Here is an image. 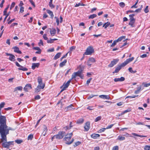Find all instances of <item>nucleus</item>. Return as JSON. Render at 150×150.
<instances>
[{
    "instance_id": "obj_1",
    "label": "nucleus",
    "mask_w": 150,
    "mask_h": 150,
    "mask_svg": "<svg viewBox=\"0 0 150 150\" xmlns=\"http://www.w3.org/2000/svg\"><path fill=\"white\" fill-rule=\"evenodd\" d=\"M14 130L13 128L7 126L6 117L2 116L0 117V133L1 137L0 143L3 142H6V135L9 134V131Z\"/></svg>"
},
{
    "instance_id": "obj_2",
    "label": "nucleus",
    "mask_w": 150,
    "mask_h": 150,
    "mask_svg": "<svg viewBox=\"0 0 150 150\" xmlns=\"http://www.w3.org/2000/svg\"><path fill=\"white\" fill-rule=\"evenodd\" d=\"M38 85L35 89V92H38L40 91L41 89H43L45 87V84L42 82V78L40 76L38 78Z\"/></svg>"
},
{
    "instance_id": "obj_3",
    "label": "nucleus",
    "mask_w": 150,
    "mask_h": 150,
    "mask_svg": "<svg viewBox=\"0 0 150 150\" xmlns=\"http://www.w3.org/2000/svg\"><path fill=\"white\" fill-rule=\"evenodd\" d=\"M72 135V133H70L67 134L65 135L64 138V140L66 141V143L67 144H70L74 141L73 139H71V136Z\"/></svg>"
},
{
    "instance_id": "obj_4",
    "label": "nucleus",
    "mask_w": 150,
    "mask_h": 150,
    "mask_svg": "<svg viewBox=\"0 0 150 150\" xmlns=\"http://www.w3.org/2000/svg\"><path fill=\"white\" fill-rule=\"evenodd\" d=\"M94 52V50L92 46L88 47L86 50L85 52L84 53V55H91Z\"/></svg>"
},
{
    "instance_id": "obj_5",
    "label": "nucleus",
    "mask_w": 150,
    "mask_h": 150,
    "mask_svg": "<svg viewBox=\"0 0 150 150\" xmlns=\"http://www.w3.org/2000/svg\"><path fill=\"white\" fill-rule=\"evenodd\" d=\"M134 15L133 14L129 15V17L130 18V21L129 24L132 27H134L135 26L134 25L135 21V20L134 18Z\"/></svg>"
},
{
    "instance_id": "obj_6",
    "label": "nucleus",
    "mask_w": 150,
    "mask_h": 150,
    "mask_svg": "<svg viewBox=\"0 0 150 150\" xmlns=\"http://www.w3.org/2000/svg\"><path fill=\"white\" fill-rule=\"evenodd\" d=\"M71 79H70L66 83H64L63 85L61 87V88H62L61 92L65 90L66 88H67L69 86L70 83L71 82Z\"/></svg>"
},
{
    "instance_id": "obj_7",
    "label": "nucleus",
    "mask_w": 150,
    "mask_h": 150,
    "mask_svg": "<svg viewBox=\"0 0 150 150\" xmlns=\"http://www.w3.org/2000/svg\"><path fill=\"white\" fill-rule=\"evenodd\" d=\"M65 134V132H59L58 134L56 135V138L59 139L63 138Z\"/></svg>"
},
{
    "instance_id": "obj_8",
    "label": "nucleus",
    "mask_w": 150,
    "mask_h": 150,
    "mask_svg": "<svg viewBox=\"0 0 150 150\" xmlns=\"http://www.w3.org/2000/svg\"><path fill=\"white\" fill-rule=\"evenodd\" d=\"M96 62V59L93 57H91L89 58L87 61V64L89 67H91V64Z\"/></svg>"
},
{
    "instance_id": "obj_9",
    "label": "nucleus",
    "mask_w": 150,
    "mask_h": 150,
    "mask_svg": "<svg viewBox=\"0 0 150 150\" xmlns=\"http://www.w3.org/2000/svg\"><path fill=\"white\" fill-rule=\"evenodd\" d=\"M134 59V57H133L127 59L125 61L122 63V65L123 66H125L128 63L132 61Z\"/></svg>"
},
{
    "instance_id": "obj_10",
    "label": "nucleus",
    "mask_w": 150,
    "mask_h": 150,
    "mask_svg": "<svg viewBox=\"0 0 150 150\" xmlns=\"http://www.w3.org/2000/svg\"><path fill=\"white\" fill-rule=\"evenodd\" d=\"M13 142H4L2 144V146L4 148H8L10 145L13 144Z\"/></svg>"
},
{
    "instance_id": "obj_11",
    "label": "nucleus",
    "mask_w": 150,
    "mask_h": 150,
    "mask_svg": "<svg viewBox=\"0 0 150 150\" xmlns=\"http://www.w3.org/2000/svg\"><path fill=\"white\" fill-rule=\"evenodd\" d=\"M82 74L81 71H78L74 72L72 75L71 78V79L75 78L77 76H81V74Z\"/></svg>"
},
{
    "instance_id": "obj_12",
    "label": "nucleus",
    "mask_w": 150,
    "mask_h": 150,
    "mask_svg": "<svg viewBox=\"0 0 150 150\" xmlns=\"http://www.w3.org/2000/svg\"><path fill=\"white\" fill-rule=\"evenodd\" d=\"M32 88L31 85L30 83L26 84L23 88L24 90L26 92H28L30 89Z\"/></svg>"
},
{
    "instance_id": "obj_13",
    "label": "nucleus",
    "mask_w": 150,
    "mask_h": 150,
    "mask_svg": "<svg viewBox=\"0 0 150 150\" xmlns=\"http://www.w3.org/2000/svg\"><path fill=\"white\" fill-rule=\"evenodd\" d=\"M6 54L7 56H9V59L10 61H13V62L15 61V57L14 55H13L12 54L8 53H6Z\"/></svg>"
},
{
    "instance_id": "obj_14",
    "label": "nucleus",
    "mask_w": 150,
    "mask_h": 150,
    "mask_svg": "<svg viewBox=\"0 0 150 150\" xmlns=\"http://www.w3.org/2000/svg\"><path fill=\"white\" fill-rule=\"evenodd\" d=\"M90 123L89 122H87L85 124L84 126L85 131H88L90 129Z\"/></svg>"
},
{
    "instance_id": "obj_15",
    "label": "nucleus",
    "mask_w": 150,
    "mask_h": 150,
    "mask_svg": "<svg viewBox=\"0 0 150 150\" xmlns=\"http://www.w3.org/2000/svg\"><path fill=\"white\" fill-rule=\"evenodd\" d=\"M119 59H115L112 61L110 64L108 65V67H113L115 65L118 61Z\"/></svg>"
},
{
    "instance_id": "obj_16",
    "label": "nucleus",
    "mask_w": 150,
    "mask_h": 150,
    "mask_svg": "<svg viewBox=\"0 0 150 150\" xmlns=\"http://www.w3.org/2000/svg\"><path fill=\"white\" fill-rule=\"evenodd\" d=\"M124 67L125 66H123L122 63L120 65L118 66L116 68L114 71L113 72V73H115L118 72L122 67Z\"/></svg>"
},
{
    "instance_id": "obj_17",
    "label": "nucleus",
    "mask_w": 150,
    "mask_h": 150,
    "mask_svg": "<svg viewBox=\"0 0 150 150\" xmlns=\"http://www.w3.org/2000/svg\"><path fill=\"white\" fill-rule=\"evenodd\" d=\"M125 80V78L123 77H121L120 78H115L114 79V81H122Z\"/></svg>"
},
{
    "instance_id": "obj_18",
    "label": "nucleus",
    "mask_w": 150,
    "mask_h": 150,
    "mask_svg": "<svg viewBox=\"0 0 150 150\" xmlns=\"http://www.w3.org/2000/svg\"><path fill=\"white\" fill-rule=\"evenodd\" d=\"M13 49L14 50V51L15 52L20 54L22 53L19 50V48L18 47L15 46L13 48Z\"/></svg>"
},
{
    "instance_id": "obj_19",
    "label": "nucleus",
    "mask_w": 150,
    "mask_h": 150,
    "mask_svg": "<svg viewBox=\"0 0 150 150\" xmlns=\"http://www.w3.org/2000/svg\"><path fill=\"white\" fill-rule=\"evenodd\" d=\"M33 49L38 51L35 52L36 54H40L41 53V50L38 47H34L33 48Z\"/></svg>"
},
{
    "instance_id": "obj_20",
    "label": "nucleus",
    "mask_w": 150,
    "mask_h": 150,
    "mask_svg": "<svg viewBox=\"0 0 150 150\" xmlns=\"http://www.w3.org/2000/svg\"><path fill=\"white\" fill-rule=\"evenodd\" d=\"M99 97L103 99L109 100L110 99V97L108 95H100L99 96Z\"/></svg>"
},
{
    "instance_id": "obj_21",
    "label": "nucleus",
    "mask_w": 150,
    "mask_h": 150,
    "mask_svg": "<svg viewBox=\"0 0 150 150\" xmlns=\"http://www.w3.org/2000/svg\"><path fill=\"white\" fill-rule=\"evenodd\" d=\"M40 65V63H33L32 64V68L33 69H34L36 67L38 68Z\"/></svg>"
},
{
    "instance_id": "obj_22",
    "label": "nucleus",
    "mask_w": 150,
    "mask_h": 150,
    "mask_svg": "<svg viewBox=\"0 0 150 150\" xmlns=\"http://www.w3.org/2000/svg\"><path fill=\"white\" fill-rule=\"evenodd\" d=\"M100 135L98 134H93L91 135V137L93 139H96L97 138L99 137Z\"/></svg>"
},
{
    "instance_id": "obj_23",
    "label": "nucleus",
    "mask_w": 150,
    "mask_h": 150,
    "mask_svg": "<svg viewBox=\"0 0 150 150\" xmlns=\"http://www.w3.org/2000/svg\"><path fill=\"white\" fill-rule=\"evenodd\" d=\"M50 32L52 36H54L56 33V30L54 28H53L52 30H50Z\"/></svg>"
},
{
    "instance_id": "obj_24",
    "label": "nucleus",
    "mask_w": 150,
    "mask_h": 150,
    "mask_svg": "<svg viewBox=\"0 0 150 150\" xmlns=\"http://www.w3.org/2000/svg\"><path fill=\"white\" fill-rule=\"evenodd\" d=\"M18 70L23 71H27L28 70V69L27 68L21 65L19 68H18Z\"/></svg>"
},
{
    "instance_id": "obj_25",
    "label": "nucleus",
    "mask_w": 150,
    "mask_h": 150,
    "mask_svg": "<svg viewBox=\"0 0 150 150\" xmlns=\"http://www.w3.org/2000/svg\"><path fill=\"white\" fill-rule=\"evenodd\" d=\"M84 122V119L83 118H81L78 120L76 121V123L78 124H81Z\"/></svg>"
},
{
    "instance_id": "obj_26",
    "label": "nucleus",
    "mask_w": 150,
    "mask_h": 150,
    "mask_svg": "<svg viewBox=\"0 0 150 150\" xmlns=\"http://www.w3.org/2000/svg\"><path fill=\"white\" fill-rule=\"evenodd\" d=\"M142 90L141 86H140L137 88V90L134 91V93L137 94Z\"/></svg>"
},
{
    "instance_id": "obj_27",
    "label": "nucleus",
    "mask_w": 150,
    "mask_h": 150,
    "mask_svg": "<svg viewBox=\"0 0 150 150\" xmlns=\"http://www.w3.org/2000/svg\"><path fill=\"white\" fill-rule=\"evenodd\" d=\"M61 54V53L60 52H59L57 53L54 57V59L55 60H56L58 58H59Z\"/></svg>"
},
{
    "instance_id": "obj_28",
    "label": "nucleus",
    "mask_w": 150,
    "mask_h": 150,
    "mask_svg": "<svg viewBox=\"0 0 150 150\" xmlns=\"http://www.w3.org/2000/svg\"><path fill=\"white\" fill-rule=\"evenodd\" d=\"M23 89V87L21 86H18L16 87L14 90V92H16L17 90H20L21 91Z\"/></svg>"
},
{
    "instance_id": "obj_29",
    "label": "nucleus",
    "mask_w": 150,
    "mask_h": 150,
    "mask_svg": "<svg viewBox=\"0 0 150 150\" xmlns=\"http://www.w3.org/2000/svg\"><path fill=\"white\" fill-rule=\"evenodd\" d=\"M125 36H122L118 38L117 40H115L117 42L121 41L122 39H125Z\"/></svg>"
},
{
    "instance_id": "obj_30",
    "label": "nucleus",
    "mask_w": 150,
    "mask_h": 150,
    "mask_svg": "<svg viewBox=\"0 0 150 150\" xmlns=\"http://www.w3.org/2000/svg\"><path fill=\"white\" fill-rule=\"evenodd\" d=\"M67 62V60L66 59L64 60L63 61L61 62L59 64V66L60 67H62L64 66Z\"/></svg>"
},
{
    "instance_id": "obj_31",
    "label": "nucleus",
    "mask_w": 150,
    "mask_h": 150,
    "mask_svg": "<svg viewBox=\"0 0 150 150\" xmlns=\"http://www.w3.org/2000/svg\"><path fill=\"white\" fill-rule=\"evenodd\" d=\"M47 12L51 16V17L53 18L54 16V15L53 12L50 10H47Z\"/></svg>"
},
{
    "instance_id": "obj_32",
    "label": "nucleus",
    "mask_w": 150,
    "mask_h": 150,
    "mask_svg": "<svg viewBox=\"0 0 150 150\" xmlns=\"http://www.w3.org/2000/svg\"><path fill=\"white\" fill-rule=\"evenodd\" d=\"M110 22H108L107 23H105L103 25V27H104L105 28H106L108 26L110 25Z\"/></svg>"
},
{
    "instance_id": "obj_33",
    "label": "nucleus",
    "mask_w": 150,
    "mask_h": 150,
    "mask_svg": "<svg viewBox=\"0 0 150 150\" xmlns=\"http://www.w3.org/2000/svg\"><path fill=\"white\" fill-rule=\"evenodd\" d=\"M128 70L129 72L132 74H134L137 72V71H133L132 67H129L128 69Z\"/></svg>"
},
{
    "instance_id": "obj_34",
    "label": "nucleus",
    "mask_w": 150,
    "mask_h": 150,
    "mask_svg": "<svg viewBox=\"0 0 150 150\" xmlns=\"http://www.w3.org/2000/svg\"><path fill=\"white\" fill-rule=\"evenodd\" d=\"M117 139L120 141H122L125 139V138L123 136H120L118 137Z\"/></svg>"
},
{
    "instance_id": "obj_35",
    "label": "nucleus",
    "mask_w": 150,
    "mask_h": 150,
    "mask_svg": "<svg viewBox=\"0 0 150 150\" xmlns=\"http://www.w3.org/2000/svg\"><path fill=\"white\" fill-rule=\"evenodd\" d=\"M102 119V117L101 116L97 117L95 120V122H97L99 121L100 120Z\"/></svg>"
},
{
    "instance_id": "obj_36",
    "label": "nucleus",
    "mask_w": 150,
    "mask_h": 150,
    "mask_svg": "<svg viewBox=\"0 0 150 150\" xmlns=\"http://www.w3.org/2000/svg\"><path fill=\"white\" fill-rule=\"evenodd\" d=\"M72 106H73L71 104L69 106H67V107H66L65 108V109H67V111L71 110V109L72 108H71Z\"/></svg>"
},
{
    "instance_id": "obj_37",
    "label": "nucleus",
    "mask_w": 150,
    "mask_h": 150,
    "mask_svg": "<svg viewBox=\"0 0 150 150\" xmlns=\"http://www.w3.org/2000/svg\"><path fill=\"white\" fill-rule=\"evenodd\" d=\"M38 45L39 46H44V43H43L42 40H40L39 42L38 43Z\"/></svg>"
},
{
    "instance_id": "obj_38",
    "label": "nucleus",
    "mask_w": 150,
    "mask_h": 150,
    "mask_svg": "<svg viewBox=\"0 0 150 150\" xmlns=\"http://www.w3.org/2000/svg\"><path fill=\"white\" fill-rule=\"evenodd\" d=\"M33 135L32 134H30L28 136V140H31L33 139Z\"/></svg>"
},
{
    "instance_id": "obj_39",
    "label": "nucleus",
    "mask_w": 150,
    "mask_h": 150,
    "mask_svg": "<svg viewBox=\"0 0 150 150\" xmlns=\"http://www.w3.org/2000/svg\"><path fill=\"white\" fill-rule=\"evenodd\" d=\"M144 150H150V146L146 145L144 148Z\"/></svg>"
},
{
    "instance_id": "obj_40",
    "label": "nucleus",
    "mask_w": 150,
    "mask_h": 150,
    "mask_svg": "<svg viewBox=\"0 0 150 150\" xmlns=\"http://www.w3.org/2000/svg\"><path fill=\"white\" fill-rule=\"evenodd\" d=\"M97 15L96 14H93L92 15H91L89 16V18H93L96 17Z\"/></svg>"
},
{
    "instance_id": "obj_41",
    "label": "nucleus",
    "mask_w": 150,
    "mask_h": 150,
    "mask_svg": "<svg viewBox=\"0 0 150 150\" xmlns=\"http://www.w3.org/2000/svg\"><path fill=\"white\" fill-rule=\"evenodd\" d=\"M138 1H139V0H137V1L136 2L135 4L131 6V8H137V6H136V5L138 3Z\"/></svg>"
},
{
    "instance_id": "obj_42",
    "label": "nucleus",
    "mask_w": 150,
    "mask_h": 150,
    "mask_svg": "<svg viewBox=\"0 0 150 150\" xmlns=\"http://www.w3.org/2000/svg\"><path fill=\"white\" fill-rule=\"evenodd\" d=\"M5 104V103L4 102L1 103L0 104V110H1V109L4 107Z\"/></svg>"
},
{
    "instance_id": "obj_43",
    "label": "nucleus",
    "mask_w": 150,
    "mask_h": 150,
    "mask_svg": "<svg viewBox=\"0 0 150 150\" xmlns=\"http://www.w3.org/2000/svg\"><path fill=\"white\" fill-rule=\"evenodd\" d=\"M71 124H72V122H70V124H69V125H70V128H69V127H68V126H66V127H64V129H66V130H67V129H70L71 127H72V126L71 125Z\"/></svg>"
},
{
    "instance_id": "obj_44",
    "label": "nucleus",
    "mask_w": 150,
    "mask_h": 150,
    "mask_svg": "<svg viewBox=\"0 0 150 150\" xmlns=\"http://www.w3.org/2000/svg\"><path fill=\"white\" fill-rule=\"evenodd\" d=\"M81 144V142L79 141L76 142L74 145V147H76L77 146L80 145Z\"/></svg>"
},
{
    "instance_id": "obj_45",
    "label": "nucleus",
    "mask_w": 150,
    "mask_h": 150,
    "mask_svg": "<svg viewBox=\"0 0 150 150\" xmlns=\"http://www.w3.org/2000/svg\"><path fill=\"white\" fill-rule=\"evenodd\" d=\"M106 129V128H101L99 130L98 132V133H101L102 132H104Z\"/></svg>"
},
{
    "instance_id": "obj_46",
    "label": "nucleus",
    "mask_w": 150,
    "mask_h": 150,
    "mask_svg": "<svg viewBox=\"0 0 150 150\" xmlns=\"http://www.w3.org/2000/svg\"><path fill=\"white\" fill-rule=\"evenodd\" d=\"M98 96V95H97L91 94V95H90L88 97L87 99H89L90 98H91L94 96Z\"/></svg>"
},
{
    "instance_id": "obj_47",
    "label": "nucleus",
    "mask_w": 150,
    "mask_h": 150,
    "mask_svg": "<svg viewBox=\"0 0 150 150\" xmlns=\"http://www.w3.org/2000/svg\"><path fill=\"white\" fill-rule=\"evenodd\" d=\"M120 6L122 8H123L125 6V4L124 2H121L119 3Z\"/></svg>"
},
{
    "instance_id": "obj_48",
    "label": "nucleus",
    "mask_w": 150,
    "mask_h": 150,
    "mask_svg": "<svg viewBox=\"0 0 150 150\" xmlns=\"http://www.w3.org/2000/svg\"><path fill=\"white\" fill-rule=\"evenodd\" d=\"M142 85L144 86V87H147L150 86V83H143Z\"/></svg>"
},
{
    "instance_id": "obj_49",
    "label": "nucleus",
    "mask_w": 150,
    "mask_h": 150,
    "mask_svg": "<svg viewBox=\"0 0 150 150\" xmlns=\"http://www.w3.org/2000/svg\"><path fill=\"white\" fill-rule=\"evenodd\" d=\"M117 42L115 40L114 41L113 43L110 45L111 47H113L116 45Z\"/></svg>"
},
{
    "instance_id": "obj_50",
    "label": "nucleus",
    "mask_w": 150,
    "mask_h": 150,
    "mask_svg": "<svg viewBox=\"0 0 150 150\" xmlns=\"http://www.w3.org/2000/svg\"><path fill=\"white\" fill-rule=\"evenodd\" d=\"M9 5H8V6L4 10L3 12H4V14H3L4 15H5L7 11V10L8 9V8H9Z\"/></svg>"
},
{
    "instance_id": "obj_51",
    "label": "nucleus",
    "mask_w": 150,
    "mask_h": 150,
    "mask_svg": "<svg viewBox=\"0 0 150 150\" xmlns=\"http://www.w3.org/2000/svg\"><path fill=\"white\" fill-rule=\"evenodd\" d=\"M16 143L18 144H20L22 142V141L21 140H16L15 141Z\"/></svg>"
},
{
    "instance_id": "obj_52",
    "label": "nucleus",
    "mask_w": 150,
    "mask_h": 150,
    "mask_svg": "<svg viewBox=\"0 0 150 150\" xmlns=\"http://www.w3.org/2000/svg\"><path fill=\"white\" fill-rule=\"evenodd\" d=\"M118 146H115L113 147L112 150H118Z\"/></svg>"
},
{
    "instance_id": "obj_53",
    "label": "nucleus",
    "mask_w": 150,
    "mask_h": 150,
    "mask_svg": "<svg viewBox=\"0 0 150 150\" xmlns=\"http://www.w3.org/2000/svg\"><path fill=\"white\" fill-rule=\"evenodd\" d=\"M144 11L146 13H147L148 12H149V11L148 10V6H146V8H145V9L144 10Z\"/></svg>"
},
{
    "instance_id": "obj_54",
    "label": "nucleus",
    "mask_w": 150,
    "mask_h": 150,
    "mask_svg": "<svg viewBox=\"0 0 150 150\" xmlns=\"http://www.w3.org/2000/svg\"><path fill=\"white\" fill-rule=\"evenodd\" d=\"M10 12H9V13H6V14L5 15H5L6 16L5 17V18H4V21H5L6 20V19L7 17L9 16V14H10Z\"/></svg>"
},
{
    "instance_id": "obj_55",
    "label": "nucleus",
    "mask_w": 150,
    "mask_h": 150,
    "mask_svg": "<svg viewBox=\"0 0 150 150\" xmlns=\"http://www.w3.org/2000/svg\"><path fill=\"white\" fill-rule=\"evenodd\" d=\"M49 6L51 8H54L55 7V6L52 4V3H49Z\"/></svg>"
},
{
    "instance_id": "obj_56",
    "label": "nucleus",
    "mask_w": 150,
    "mask_h": 150,
    "mask_svg": "<svg viewBox=\"0 0 150 150\" xmlns=\"http://www.w3.org/2000/svg\"><path fill=\"white\" fill-rule=\"evenodd\" d=\"M76 48V47L72 46L71 47L69 48L70 51L71 52L73 50H75Z\"/></svg>"
},
{
    "instance_id": "obj_57",
    "label": "nucleus",
    "mask_w": 150,
    "mask_h": 150,
    "mask_svg": "<svg viewBox=\"0 0 150 150\" xmlns=\"http://www.w3.org/2000/svg\"><path fill=\"white\" fill-rule=\"evenodd\" d=\"M54 50V49L53 48H50L47 50V52H52Z\"/></svg>"
},
{
    "instance_id": "obj_58",
    "label": "nucleus",
    "mask_w": 150,
    "mask_h": 150,
    "mask_svg": "<svg viewBox=\"0 0 150 150\" xmlns=\"http://www.w3.org/2000/svg\"><path fill=\"white\" fill-rule=\"evenodd\" d=\"M15 3L14 2H13L10 7V9L11 10L15 6Z\"/></svg>"
},
{
    "instance_id": "obj_59",
    "label": "nucleus",
    "mask_w": 150,
    "mask_h": 150,
    "mask_svg": "<svg viewBox=\"0 0 150 150\" xmlns=\"http://www.w3.org/2000/svg\"><path fill=\"white\" fill-rule=\"evenodd\" d=\"M55 18L56 19V22L57 23V25H59V18L57 17H55Z\"/></svg>"
},
{
    "instance_id": "obj_60",
    "label": "nucleus",
    "mask_w": 150,
    "mask_h": 150,
    "mask_svg": "<svg viewBox=\"0 0 150 150\" xmlns=\"http://www.w3.org/2000/svg\"><path fill=\"white\" fill-rule=\"evenodd\" d=\"M47 42L48 43H53L54 42H53V39H50L49 40H48L47 41Z\"/></svg>"
},
{
    "instance_id": "obj_61",
    "label": "nucleus",
    "mask_w": 150,
    "mask_h": 150,
    "mask_svg": "<svg viewBox=\"0 0 150 150\" xmlns=\"http://www.w3.org/2000/svg\"><path fill=\"white\" fill-rule=\"evenodd\" d=\"M43 38L45 40H47V41L48 40V38L47 37V35L46 34H45L43 35Z\"/></svg>"
},
{
    "instance_id": "obj_62",
    "label": "nucleus",
    "mask_w": 150,
    "mask_h": 150,
    "mask_svg": "<svg viewBox=\"0 0 150 150\" xmlns=\"http://www.w3.org/2000/svg\"><path fill=\"white\" fill-rule=\"evenodd\" d=\"M114 124H111L108 126L106 128V129L111 128L113 126Z\"/></svg>"
},
{
    "instance_id": "obj_63",
    "label": "nucleus",
    "mask_w": 150,
    "mask_h": 150,
    "mask_svg": "<svg viewBox=\"0 0 150 150\" xmlns=\"http://www.w3.org/2000/svg\"><path fill=\"white\" fill-rule=\"evenodd\" d=\"M92 79V78H90L89 79H88L86 81V84L88 85L90 83V82L91 81Z\"/></svg>"
},
{
    "instance_id": "obj_64",
    "label": "nucleus",
    "mask_w": 150,
    "mask_h": 150,
    "mask_svg": "<svg viewBox=\"0 0 150 150\" xmlns=\"http://www.w3.org/2000/svg\"><path fill=\"white\" fill-rule=\"evenodd\" d=\"M24 11V7H20V12L22 13Z\"/></svg>"
}]
</instances>
